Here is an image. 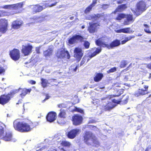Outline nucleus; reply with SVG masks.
Masks as SVG:
<instances>
[{"label": "nucleus", "mask_w": 151, "mask_h": 151, "mask_svg": "<svg viewBox=\"0 0 151 151\" xmlns=\"http://www.w3.org/2000/svg\"><path fill=\"white\" fill-rule=\"evenodd\" d=\"M104 38H99L96 42V44L99 46L106 47L109 49H111L119 46L120 44L119 40H116L113 41L110 45L106 43Z\"/></svg>", "instance_id": "f257e3e1"}, {"label": "nucleus", "mask_w": 151, "mask_h": 151, "mask_svg": "<svg viewBox=\"0 0 151 151\" xmlns=\"http://www.w3.org/2000/svg\"><path fill=\"white\" fill-rule=\"evenodd\" d=\"M14 127L16 130L21 132H27L31 130L29 125L24 122H18L15 120L14 122Z\"/></svg>", "instance_id": "f03ea898"}, {"label": "nucleus", "mask_w": 151, "mask_h": 151, "mask_svg": "<svg viewBox=\"0 0 151 151\" xmlns=\"http://www.w3.org/2000/svg\"><path fill=\"white\" fill-rule=\"evenodd\" d=\"M0 137L5 141H12L15 142L16 139L12 138V136L11 132H6L4 133V129L0 126Z\"/></svg>", "instance_id": "7ed1b4c3"}, {"label": "nucleus", "mask_w": 151, "mask_h": 151, "mask_svg": "<svg viewBox=\"0 0 151 151\" xmlns=\"http://www.w3.org/2000/svg\"><path fill=\"white\" fill-rule=\"evenodd\" d=\"M21 89L20 88L18 89H15L12 91L10 93L7 95H1L0 97V104L4 105L7 103L10 99L11 97H12L13 96L17 93Z\"/></svg>", "instance_id": "20e7f679"}, {"label": "nucleus", "mask_w": 151, "mask_h": 151, "mask_svg": "<svg viewBox=\"0 0 151 151\" xmlns=\"http://www.w3.org/2000/svg\"><path fill=\"white\" fill-rule=\"evenodd\" d=\"M136 6L137 8L134 12L137 15H140L146 9L145 4L144 1H140L137 4Z\"/></svg>", "instance_id": "39448f33"}, {"label": "nucleus", "mask_w": 151, "mask_h": 151, "mask_svg": "<svg viewBox=\"0 0 151 151\" xmlns=\"http://www.w3.org/2000/svg\"><path fill=\"white\" fill-rule=\"evenodd\" d=\"M56 4V3H55L53 4H51L50 5L48 4H46L45 7H44L38 5H37L32 6L31 8L33 9V10L34 12L37 13V12H41L43 9H45V7H52L55 5Z\"/></svg>", "instance_id": "423d86ee"}, {"label": "nucleus", "mask_w": 151, "mask_h": 151, "mask_svg": "<svg viewBox=\"0 0 151 151\" xmlns=\"http://www.w3.org/2000/svg\"><path fill=\"white\" fill-rule=\"evenodd\" d=\"M93 50H94V52L91 55H89V58L88 59L87 58V57H86L84 56L83 58L81 63L80 65H82L84 63L86 59H87V62L91 58L100 53L101 51V49L100 48H95L93 49Z\"/></svg>", "instance_id": "0eeeda50"}, {"label": "nucleus", "mask_w": 151, "mask_h": 151, "mask_svg": "<svg viewBox=\"0 0 151 151\" xmlns=\"http://www.w3.org/2000/svg\"><path fill=\"white\" fill-rule=\"evenodd\" d=\"M81 132L80 129H75L71 130L68 133V137L70 139L74 138L76 136L78 135Z\"/></svg>", "instance_id": "6e6552de"}, {"label": "nucleus", "mask_w": 151, "mask_h": 151, "mask_svg": "<svg viewBox=\"0 0 151 151\" xmlns=\"http://www.w3.org/2000/svg\"><path fill=\"white\" fill-rule=\"evenodd\" d=\"M94 137V136L91 132H86L84 136V141L88 145L91 144L92 143V139Z\"/></svg>", "instance_id": "1a4fd4ad"}, {"label": "nucleus", "mask_w": 151, "mask_h": 151, "mask_svg": "<svg viewBox=\"0 0 151 151\" xmlns=\"http://www.w3.org/2000/svg\"><path fill=\"white\" fill-rule=\"evenodd\" d=\"M8 22L7 20L0 19V32L4 33L7 30Z\"/></svg>", "instance_id": "9d476101"}, {"label": "nucleus", "mask_w": 151, "mask_h": 151, "mask_svg": "<svg viewBox=\"0 0 151 151\" xmlns=\"http://www.w3.org/2000/svg\"><path fill=\"white\" fill-rule=\"evenodd\" d=\"M83 51L81 48H76L74 51V56L77 60L79 61L83 55Z\"/></svg>", "instance_id": "9b49d317"}, {"label": "nucleus", "mask_w": 151, "mask_h": 151, "mask_svg": "<svg viewBox=\"0 0 151 151\" xmlns=\"http://www.w3.org/2000/svg\"><path fill=\"white\" fill-rule=\"evenodd\" d=\"M66 55H67L68 58L69 59L70 58V55L68 51L65 49L62 48L58 50L56 55L58 58H64Z\"/></svg>", "instance_id": "f8f14e48"}, {"label": "nucleus", "mask_w": 151, "mask_h": 151, "mask_svg": "<svg viewBox=\"0 0 151 151\" xmlns=\"http://www.w3.org/2000/svg\"><path fill=\"white\" fill-rule=\"evenodd\" d=\"M83 38L79 35L74 36L70 38L68 40L69 44L70 45L75 44L79 41H81L83 40Z\"/></svg>", "instance_id": "ddd939ff"}, {"label": "nucleus", "mask_w": 151, "mask_h": 151, "mask_svg": "<svg viewBox=\"0 0 151 151\" xmlns=\"http://www.w3.org/2000/svg\"><path fill=\"white\" fill-rule=\"evenodd\" d=\"M10 55L13 60L15 61L18 60L20 58L19 51L17 49H14L10 52Z\"/></svg>", "instance_id": "4468645a"}, {"label": "nucleus", "mask_w": 151, "mask_h": 151, "mask_svg": "<svg viewBox=\"0 0 151 151\" xmlns=\"http://www.w3.org/2000/svg\"><path fill=\"white\" fill-rule=\"evenodd\" d=\"M32 48V46L29 44L23 45L22 48V52L25 55H28L31 52Z\"/></svg>", "instance_id": "2eb2a0df"}, {"label": "nucleus", "mask_w": 151, "mask_h": 151, "mask_svg": "<svg viewBox=\"0 0 151 151\" xmlns=\"http://www.w3.org/2000/svg\"><path fill=\"white\" fill-rule=\"evenodd\" d=\"M73 124L75 125H78L81 124L82 118L81 116L76 115L73 117Z\"/></svg>", "instance_id": "dca6fc26"}, {"label": "nucleus", "mask_w": 151, "mask_h": 151, "mask_svg": "<svg viewBox=\"0 0 151 151\" xmlns=\"http://www.w3.org/2000/svg\"><path fill=\"white\" fill-rule=\"evenodd\" d=\"M56 114L53 112H49L46 116L47 120L50 122L54 121L56 118Z\"/></svg>", "instance_id": "f3484780"}, {"label": "nucleus", "mask_w": 151, "mask_h": 151, "mask_svg": "<svg viewBox=\"0 0 151 151\" xmlns=\"http://www.w3.org/2000/svg\"><path fill=\"white\" fill-rule=\"evenodd\" d=\"M90 26L88 27V30L91 33H93L96 31L97 27V26H99L98 24L94 23L93 24H91L89 23Z\"/></svg>", "instance_id": "a211bd4d"}, {"label": "nucleus", "mask_w": 151, "mask_h": 151, "mask_svg": "<svg viewBox=\"0 0 151 151\" xmlns=\"http://www.w3.org/2000/svg\"><path fill=\"white\" fill-rule=\"evenodd\" d=\"M125 17L127 18V19L125 20L124 23V25H128L134 21V19L132 15H126Z\"/></svg>", "instance_id": "6ab92c4d"}, {"label": "nucleus", "mask_w": 151, "mask_h": 151, "mask_svg": "<svg viewBox=\"0 0 151 151\" xmlns=\"http://www.w3.org/2000/svg\"><path fill=\"white\" fill-rule=\"evenodd\" d=\"M22 24V21L17 20L13 22L12 27L14 29H18L20 27Z\"/></svg>", "instance_id": "aec40b11"}, {"label": "nucleus", "mask_w": 151, "mask_h": 151, "mask_svg": "<svg viewBox=\"0 0 151 151\" xmlns=\"http://www.w3.org/2000/svg\"><path fill=\"white\" fill-rule=\"evenodd\" d=\"M103 77V75L101 73H97L93 78V79L95 81L98 82L100 81Z\"/></svg>", "instance_id": "412c9836"}, {"label": "nucleus", "mask_w": 151, "mask_h": 151, "mask_svg": "<svg viewBox=\"0 0 151 151\" xmlns=\"http://www.w3.org/2000/svg\"><path fill=\"white\" fill-rule=\"evenodd\" d=\"M147 92H145V91L142 89H139L138 90L136 91L134 93L135 96L138 97L141 95H143L147 93Z\"/></svg>", "instance_id": "4be33fe9"}, {"label": "nucleus", "mask_w": 151, "mask_h": 151, "mask_svg": "<svg viewBox=\"0 0 151 151\" xmlns=\"http://www.w3.org/2000/svg\"><path fill=\"white\" fill-rule=\"evenodd\" d=\"M52 48H48L47 50L43 52V54L45 57H50L52 55Z\"/></svg>", "instance_id": "5701e85b"}, {"label": "nucleus", "mask_w": 151, "mask_h": 151, "mask_svg": "<svg viewBox=\"0 0 151 151\" xmlns=\"http://www.w3.org/2000/svg\"><path fill=\"white\" fill-rule=\"evenodd\" d=\"M127 7L125 4L121 5L118 6L117 8L114 12V13L115 14L117 12H121Z\"/></svg>", "instance_id": "b1692460"}, {"label": "nucleus", "mask_w": 151, "mask_h": 151, "mask_svg": "<svg viewBox=\"0 0 151 151\" xmlns=\"http://www.w3.org/2000/svg\"><path fill=\"white\" fill-rule=\"evenodd\" d=\"M40 18L39 17H33L29 19V22L31 23H35L40 21Z\"/></svg>", "instance_id": "393cba45"}, {"label": "nucleus", "mask_w": 151, "mask_h": 151, "mask_svg": "<svg viewBox=\"0 0 151 151\" xmlns=\"http://www.w3.org/2000/svg\"><path fill=\"white\" fill-rule=\"evenodd\" d=\"M66 116L65 111L63 109H61L58 116L61 118H65Z\"/></svg>", "instance_id": "a878e982"}, {"label": "nucleus", "mask_w": 151, "mask_h": 151, "mask_svg": "<svg viewBox=\"0 0 151 151\" xmlns=\"http://www.w3.org/2000/svg\"><path fill=\"white\" fill-rule=\"evenodd\" d=\"M31 91V89H27L25 88L23 89L22 90V93L20 94L21 96H25L27 93H29Z\"/></svg>", "instance_id": "bb28decb"}, {"label": "nucleus", "mask_w": 151, "mask_h": 151, "mask_svg": "<svg viewBox=\"0 0 151 151\" xmlns=\"http://www.w3.org/2000/svg\"><path fill=\"white\" fill-rule=\"evenodd\" d=\"M41 81H42V86L43 88L46 87L47 86V84L48 83V81L45 79L42 78L41 79Z\"/></svg>", "instance_id": "cd10ccee"}, {"label": "nucleus", "mask_w": 151, "mask_h": 151, "mask_svg": "<svg viewBox=\"0 0 151 151\" xmlns=\"http://www.w3.org/2000/svg\"><path fill=\"white\" fill-rule=\"evenodd\" d=\"M114 106V105H112L111 103H108L106 106H105V109L106 110H110Z\"/></svg>", "instance_id": "c85d7f7f"}, {"label": "nucleus", "mask_w": 151, "mask_h": 151, "mask_svg": "<svg viewBox=\"0 0 151 151\" xmlns=\"http://www.w3.org/2000/svg\"><path fill=\"white\" fill-rule=\"evenodd\" d=\"M92 143H93L96 147H98L99 145V142L94 137L92 139Z\"/></svg>", "instance_id": "c756f323"}, {"label": "nucleus", "mask_w": 151, "mask_h": 151, "mask_svg": "<svg viewBox=\"0 0 151 151\" xmlns=\"http://www.w3.org/2000/svg\"><path fill=\"white\" fill-rule=\"evenodd\" d=\"M122 32L126 33H130L132 31L130 30V28H126L122 29Z\"/></svg>", "instance_id": "7c9ffc66"}, {"label": "nucleus", "mask_w": 151, "mask_h": 151, "mask_svg": "<svg viewBox=\"0 0 151 151\" xmlns=\"http://www.w3.org/2000/svg\"><path fill=\"white\" fill-rule=\"evenodd\" d=\"M101 16V15L100 14H97L96 15L94 14L91 16H90L91 17H89L88 19H97L98 18L100 17Z\"/></svg>", "instance_id": "2f4dec72"}, {"label": "nucleus", "mask_w": 151, "mask_h": 151, "mask_svg": "<svg viewBox=\"0 0 151 151\" xmlns=\"http://www.w3.org/2000/svg\"><path fill=\"white\" fill-rule=\"evenodd\" d=\"M125 17H126L125 15L124 14H119L116 19L117 20H120L122 19L125 18Z\"/></svg>", "instance_id": "473e14b6"}, {"label": "nucleus", "mask_w": 151, "mask_h": 151, "mask_svg": "<svg viewBox=\"0 0 151 151\" xmlns=\"http://www.w3.org/2000/svg\"><path fill=\"white\" fill-rule=\"evenodd\" d=\"M61 144L65 146L69 147L71 145V144L70 142L66 141H62Z\"/></svg>", "instance_id": "72a5a7b5"}, {"label": "nucleus", "mask_w": 151, "mask_h": 151, "mask_svg": "<svg viewBox=\"0 0 151 151\" xmlns=\"http://www.w3.org/2000/svg\"><path fill=\"white\" fill-rule=\"evenodd\" d=\"M124 98V99L123 100L124 103V104H126L128 101V100L129 98V96L127 95H125L123 96L122 99Z\"/></svg>", "instance_id": "f704fd0d"}, {"label": "nucleus", "mask_w": 151, "mask_h": 151, "mask_svg": "<svg viewBox=\"0 0 151 151\" xmlns=\"http://www.w3.org/2000/svg\"><path fill=\"white\" fill-rule=\"evenodd\" d=\"M93 6L90 5L88 6L85 10V13L86 14H87L89 13V12L91 10Z\"/></svg>", "instance_id": "c9c22d12"}, {"label": "nucleus", "mask_w": 151, "mask_h": 151, "mask_svg": "<svg viewBox=\"0 0 151 151\" xmlns=\"http://www.w3.org/2000/svg\"><path fill=\"white\" fill-rule=\"evenodd\" d=\"M116 70V68L115 67H113V68H111L109 70L107 71V72L108 73H113L115 72Z\"/></svg>", "instance_id": "e433bc0d"}, {"label": "nucleus", "mask_w": 151, "mask_h": 151, "mask_svg": "<svg viewBox=\"0 0 151 151\" xmlns=\"http://www.w3.org/2000/svg\"><path fill=\"white\" fill-rule=\"evenodd\" d=\"M127 64V62L125 61H122L120 67L122 68H124L126 66Z\"/></svg>", "instance_id": "4c0bfd02"}, {"label": "nucleus", "mask_w": 151, "mask_h": 151, "mask_svg": "<svg viewBox=\"0 0 151 151\" xmlns=\"http://www.w3.org/2000/svg\"><path fill=\"white\" fill-rule=\"evenodd\" d=\"M78 66L77 65H74L71 66L70 68V69L71 70H73L74 72H76L77 68Z\"/></svg>", "instance_id": "58836bf2"}, {"label": "nucleus", "mask_w": 151, "mask_h": 151, "mask_svg": "<svg viewBox=\"0 0 151 151\" xmlns=\"http://www.w3.org/2000/svg\"><path fill=\"white\" fill-rule=\"evenodd\" d=\"M145 27L146 28L144 29L145 31L147 33H150V32L149 29L148 28V26L146 24H145L144 25Z\"/></svg>", "instance_id": "ea45409f"}, {"label": "nucleus", "mask_w": 151, "mask_h": 151, "mask_svg": "<svg viewBox=\"0 0 151 151\" xmlns=\"http://www.w3.org/2000/svg\"><path fill=\"white\" fill-rule=\"evenodd\" d=\"M90 45L88 41H86L84 42V45L86 48H88Z\"/></svg>", "instance_id": "a19ab883"}, {"label": "nucleus", "mask_w": 151, "mask_h": 151, "mask_svg": "<svg viewBox=\"0 0 151 151\" xmlns=\"http://www.w3.org/2000/svg\"><path fill=\"white\" fill-rule=\"evenodd\" d=\"M14 7L16 8H21L23 4L22 3H19L15 4Z\"/></svg>", "instance_id": "79ce46f5"}, {"label": "nucleus", "mask_w": 151, "mask_h": 151, "mask_svg": "<svg viewBox=\"0 0 151 151\" xmlns=\"http://www.w3.org/2000/svg\"><path fill=\"white\" fill-rule=\"evenodd\" d=\"M73 110L75 111L79 112L81 113H82L83 112V111L82 109L79 108H78L77 107H76Z\"/></svg>", "instance_id": "37998d69"}, {"label": "nucleus", "mask_w": 151, "mask_h": 151, "mask_svg": "<svg viewBox=\"0 0 151 151\" xmlns=\"http://www.w3.org/2000/svg\"><path fill=\"white\" fill-rule=\"evenodd\" d=\"M111 96H109L108 97L104 98L102 99V100H105L107 101L108 99H111Z\"/></svg>", "instance_id": "c03bdc74"}, {"label": "nucleus", "mask_w": 151, "mask_h": 151, "mask_svg": "<svg viewBox=\"0 0 151 151\" xmlns=\"http://www.w3.org/2000/svg\"><path fill=\"white\" fill-rule=\"evenodd\" d=\"M99 100L98 99H95V100H93L92 102L93 104H97L99 102Z\"/></svg>", "instance_id": "a18cd8bd"}, {"label": "nucleus", "mask_w": 151, "mask_h": 151, "mask_svg": "<svg viewBox=\"0 0 151 151\" xmlns=\"http://www.w3.org/2000/svg\"><path fill=\"white\" fill-rule=\"evenodd\" d=\"M113 102L117 104H119V103L121 101V100H116L115 99L112 100Z\"/></svg>", "instance_id": "49530a36"}, {"label": "nucleus", "mask_w": 151, "mask_h": 151, "mask_svg": "<svg viewBox=\"0 0 151 151\" xmlns=\"http://www.w3.org/2000/svg\"><path fill=\"white\" fill-rule=\"evenodd\" d=\"M109 7V5L108 4H104L102 5V7L104 9H106Z\"/></svg>", "instance_id": "de8ad7c7"}, {"label": "nucleus", "mask_w": 151, "mask_h": 151, "mask_svg": "<svg viewBox=\"0 0 151 151\" xmlns=\"http://www.w3.org/2000/svg\"><path fill=\"white\" fill-rule=\"evenodd\" d=\"M97 0H93L92 4L91 5L93 7L96 4Z\"/></svg>", "instance_id": "09e8293b"}, {"label": "nucleus", "mask_w": 151, "mask_h": 151, "mask_svg": "<svg viewBox=\"0 0 151 151\" xmlns=\"http://www.w3.org/2000/svg\"><path fill=\"white\" fill-rule=\"evenodd\" d=\"M40 47H37L36 48V51L37 53H40Z\"/></svg>", "instance_id": "8fccbe9b"}, {"label": "nucleus", "mask_w": 151, "mask_h": 151, "mask_svg": "<svg viewBox=\"0 0 151 151\" xmlns=\"http://www.w3.org/2000/svg\"><path fill=\"white\" fill-rule=\"evenodd\" d=\"M5 71L4 69L0 67V74L2 73Z\"/></svg>", "instance_id": "3c124183"}, {"label": "nucleus", "mask_w": 151, "mask_h": 151, "mask_svg": "<svg viewBox=\"0 0 151 151\" xmlns=\"http://www.w3.org/2000/svg\"><path fill=\"white\" fill-rule=\"evenodd\" d=\"M115 31L117 33L122 32V29H121L119 30H115Z\"/></svg>", "instance_id": "603ef678"}, {"label": "nucleus", "mask_w": 151, "mask_h": 151, "mask_svg": "<svg viewBox=\"0 0 151 151\" xmlns=\"http://www.w3.org/2000/svg\"><path fill=\"white\" fill-rule=\"evenodd\" d=\"M147 67L148 68L151 69V63L147 64Z\"/></svg>", "instance_id": "864d4df0"}, {"label": "nucleus", "mask_w": 151, "mask_h": 151, "mask_svg": "<svg viewBox=\"0 0 151 151\" xmlns=\"http://www.w3.org/2000/svg\"><path fill=\"white\" fill-rule=\"evenodd\" d=\"M91 129H92L93 130H97V129H98L96 127L93 126H91Z\"/></svg>", "instance_id": "5fc2aeb1"}, {"label": "nucleus", "mask_w": 151, "mask_h": 151, "mask_svg": "<svg viewBox=\"0 0 151 151\" xmlns=\"http://www.w3.org/2000/svg\"><path fill=\"white\" fill-rule=\"evenodd\" d=\"M134 37H135L134 36H129V37H127V39H128V41H129V40H131L132 38Z\"/></svg>", "instance_id": "6e6d98bb"}, {"label": "nucleus", "mask_w": 151, "mask_h": 151, "mask_svg": "<svg viewBox=\"0 0 151 151\" xmlns=\"http://www.w3.org/2000/svg\"><path fill=\"white\" fill-rule=\"evenodd\" d=\"M30 83L32 84H35L36 83V82L35 81H33V80H31L29 81Z\"/></svg>", "instance_id": "4d7b16f0"}, {"label": "nucleus", "mask_w": 151, "mask_h": 151, "mask_svg": "<svg viewBox=\"0 0 151 151\" xmlns=\"http://www.w3.org/2000/svg\"><path fill=\"white\" fill-rule=\"evenodd\" d=\"M144 88H145V90H144V91H145V92H147V89L148 88V86H145Z\"/></svg>", "instance_id": "13d9d810"}, {"label": "nucleus", "mask_w": 151, "mask_h": 151, "mask_svg": "<svg viewBox=\"0 0 151 151\" xmlns=\"http://www.w3.org/2000/svg\"><path fill=\"white\" fill-rule=\"evenodd\" d=\"M50 97V96H49L48 95H47L46 96V97L45 99L44 100V101H45L46 100H47V99H49Z\"/></svg>", "instance_id": "bf43d9fd"}, {"label": "nucleus", "mask_w": 151, "mask_h": 151, "mask_svg": "<svg viewBox=\"0 0 151 151\" xmlns=\"http://www.w3.org/2000/svg\"><path fill=\"white\" fill-rule=\"evenodd\" d=\"M12 6L11 5H6L4 6V8L5 9H7L9 8L11 6Z\"/></svg>", "instance_id": "052dcab7"}, {"label": "nucleus", "mask_w": 151, "mask_h": 151, "mask_svg": "<svg viewBox=\"0 0 151 151\" xmlns=\"http://www.w3.org/2000/svg\"><path fill=\"white\" fill-rule=\"evenodd\" d=\"M94 122H95V121L94 120H93V119H92L90 120L89 121L88 123H94Z\"/></svg>", "instance_id": "680f3d73"}, {"label": "nucleus", "mask_w": 151, "mask_h": 151, "mask_svg": "<svg viewBox=\"0 0 151 151\" xmlns=\"http://www.w3.org/2000/svg\"><path fill=\"white\" fill-rule=\"evenodd\" d=\"M126 42H127L124 40L122 41V44H125V43H126Z\"/></svg>", "instance_id": "e2e57ef3"}, {"label": "nucleus", "mask_w": 151, "mask_h": 151, "mask_svg": "<svg viewBox=\"0 0 151 151\" xmlns=\"http://www.w3.org/2000/svg\"><path fill=\"white\" fill-rule=\"evenodd\" d=\"M45 147H43L42 148L40 149L39 150H36V151H39V150H41L42 149H44L45 148Z\"/></svg>", "instance_id": "0e129e2a"}, {"label": "nucleus", "mask_w": 151, "mask_h": 151, "mask_svg": "<svg viewBox=\"0 0 151 151\" xmlns=\"http://www.w3.org/2000/svg\"><path fill=\"white\" fill-rule=\"evenodd\" d=\"M63 104H60V105H58V107H60V108H61V107H63Z\"/></svg>", "instance_id": "69168bd1"}, {"label": "nucleus", "mask_w": 151, "mask_h": 151, "mask_svg": "<svg viewBox=\"0 0 151 151\" xmlns=\"http://www.w3.org/2000/svg\"><path fill=\"white\" fill-rule=\"evenodd\" d=\"M125 40H126V41L127 42V41H128V40L127 39V37H126L125 38Z\"/></svg>", "instance_id": "338daca9"}, {"label": "nucleus", "mask_w": 151, "mask_h": 151, "mask_svg": "<svg viewBox=\"0 0 151 151\" xmlns=\"http://www.w3.org/2000/svg\"><path fill=\"white\" fill-rule=\"evenodd\" d=\"M73 18H74V17H70V19L71 20L73 19Z\"/></svg>", "instance_id": "774afa93"}]
</instances>
